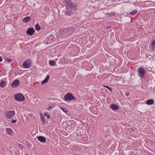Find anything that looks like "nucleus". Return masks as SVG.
<instances>
[{
  "mask_svg": "<svg viewBox=\"0 0 155 155\" xmlns=\"http://www.w3.org/2000/svg\"><path fill=\"white\" fill-rule=\"evenodd\" d=\"M74 31V28L71 27H69L64 29L61 32V34L63 37H68V35L72 34Z\"/></svg>",
  "mask_w": 155,
  "mask_h": 155,
  "instance_id": "1",
  "label": "nucleus"
},
{
  "mask_svg": "<svg viewBox=\"0 0 155 155\" xmlns=\"http://www.w3.org/2000/svg\"><path fill=\"white\" fill-rule=\"evenodd\" d=\"M64 3L67 9L72 8L74 10L77 8L76 5L72 2L71 0H65Z\"/></svg>",
  "mask_w": 155,
  "mask_h": 155,
  "instance_id": "2",
  "label": "nucleus"
},
{
  "mask_svg": "<svg viewBox=\"0 0 155 155\" xmlns=\"http://www.w3.org/2000/svg\"><path fill=\"white\" fill-rule=\"evenodd\" d=\"M64 98V100L66 102L70 101L72 100L76 101L77 100V98L70 93H68L65 94Z\"/></svg>",
  "mask_w": 155,
  "mask_h": 155,
  "instance_id": "3",
  "label": "nucleus"
},
{
  "mask_svg": "<svg viewBox=\"0 0 155 155\" xmlns=\"http://www.w3.org/2000/svg\"><path fill=\"white\" fill-rule=\"evenodd\" d=\"M55 40V38L53 35H49L48 37L45 38V41L46 42V44L47 45L50 44L54 42Z\"/></svg>",
  "mask_w": 155,
  "mask_h": 155,
  "instance_id": "4",
  "label": "nucleus"
},
{
  "mask_svg": "<svg viewBox=\"0 0 155 155\" xmlns=\"http://www.w3.org/2000/svg\"><path fill=\"white\" fill-rule=\"evenodd\" d=\"M15 99L16 100L19 101H22L25 99L24 96L20 93H18L15 94Z\"/></svg>",
  "mask_w": 155,
  "mask_h": 155,
  "instance_id": "5",
  "label": "nucleus"
},
{
  "mask_svg": "<svg viewBox=\"0 0 155 155\" xmlns=\"http://www.w3.org/2000/svg\"><path fill=\"white\" fill-rule=\"evenodd\" d=\"M15 112L14 110H9L6 112V117L9 119L12 118L13 116L15 115Z\"/></svg>",
  "mask_w": 155,
  "mask_h": 155,
  "instance_id": "6",
  "label": "nucleus"
},
{
  "mask_svg": "<svg viewBox=\"0 0 155 155\" xmlns=\"http://www.w3.org/2000/svg\"><path fill=\"white\" fill-rule=\"evenodd\" d=\"M138 71L139 72V75L141 78H143L144 76V74L146 73V71L143 68H139L138 70Z\"/></svg>",
  "mask_w": 155,
  "mask_h": 155,
  "instance_id": "7",
  "label": "nucleus"
},
{
  "mask_svg": "<svg viewBox=\"0 0 155 155\" xmlns=\"http://www.w3.org/2000/svg\"><path fill=\"white\" fill-rule=\"evenodd\" d=\"M74 9L73 10L72 8H66V10L65 13V14L68 16L71 15L77 9V8Z\"/></svg>",
  "mask_w": 155,
  "mask_h": 155,
  "instance_id": "8",
  "label": "nucleus"
},
{
  "mask_svg": "<svg viewBox=\"0 0 155 155\" xmlns=\"http://www.w3.org/2000/svg\"><path fill=\"white\" fill-rule=\"evenodd\" d=\"M32 65L31 60H27L25 61L23 64V67L25 68H28L30 67Z\"/></svg>",
  "mask_w": 155,
  "mask_h": 155,
  "instance_id": "9",
  "label": "nucleus"
},
{
  "mask_svg": "<svg viewBox=\"0 0 155 155\" xmlns=\"http://www.w3.org/2000/svg\"><path fill=\"white\" fill-rule=\"evenodd\" d=\"M35 32V29L33 28H28L26 31V33L30 35H32Z\"/></svg>",
  "mask_w": 155,
  "mask_h": 155,
  "instance_id": "10",
  "label": "nucleus"
},
{
  "mask_svg": "<svg viewBox=\"0 0 155 155\" xmlns=\"http://www.w3.org/2000/svg\"><path fill=\"white\" fill-rule=\"evenodd\" d=\"M20 82L19 80L16 79L13 81L11 84V86L13 88L16 87L19 85Z\"/></svg>",
  "mask_w": 155,
  "mask_h": 155,
  "instance_id": "11",
  "label": "nucleus"
},
{
  "mask_svg": "<svg viewBox=\"0 0 155 155\" xmlns=\"http://www.w3.org/2000/svg\"><path fill=\"white\" fill-rule=\"evenodd\" d=\"M110 107L113 110H117L119 109V106L117 104H112L110 105Z\"/></svg>",
  "mask_w": 155,
  "mask_h": 155,
  "instance_id": "12",
  "label": "nucleus"
},
{
  "mask_svg": "<svg viewBox=\"0 0 155 155\" xmlns=\"http://www.w3.org/2000/svg\"><path fill=\"white\" fill-rule=\"evenodd\" d=\"M37 139L39 141L42 143H44L46 141V138L42 136H38L37 137Z\"/></svg>",
  "mask_w": 155,
  "mask_h": 155,
  "instance_id": "13",
  "label": "nucleus"
},
{
  "mask_svg": "<svg viewBox=\"0 0 155 155\" xmlns=\"http://www.w3.org/2000/svg\"><path fill=\"white\" fill-rule=\"evenodd\" d=\"M154 103V101L153 99H150L147 100L146 103L148 105H151L153 104Z\"/></svg>",
  "mask_w": 155,
  "mask_h": 155,
  "instance_id": "14",
  "label": "nucleus"
},
{
  "mask_svg": "<svg viewBox=\"0 0 155 155\" xmlns=\"http://www.w3.org/2000/svg\"><path fill=\"white\" fill-rule=\"evenodd\" d=\"M49 78H50V77H49V75H47L46 76V77L42 81V82L41 83V84L42 85H43V84H45V83H47L48 82V80Z\"/></svg>",
  "mask_w": 155,
  "mask_h": 155,
  "instance_id": "15",
  "label": "nucleus"
},
{
  "mask_svg": "<svg viewBox=\"0 0 155 155\" xmlns=\"http://www.w3.org/2000/svg\"><path fill=\"white\" fill-rule=\"evenodd\" d=\"M40 118H41V121L42 123V124L43 125H44L45 124L46 122L44 119V117L42 114H41Z\"/></svg>",
  "mask_w": 155,
  "mask_h": 155,
  "instance_id": "16",
  "label": "nucleus"
},
{
  "mask_svg": "<svg viewBox=\"0 0 155 155\" xmlns=\"http://www.w3.org/2000/svg\"><path fill=\"white\" fill-rule=\"evenodd\" d=\"M30 19V17L29 16H27L25 17L23 19V21L25 23L28 22Z\"/></svg>",
  "mask_w": 155,
  "mask_h": 155,
  "instance_id": "17",
  "label": "nucleus"
},
{
  "mask_svg": "<svg viewBox=\"0 0 155 155\" xmlns=\"http://www.w3.org/2000/svg\"><path fill=\"white\" fill-rule=\"evenodd\" d=\"M6 85V82L4 81H1L0 83V87L2 88L4 87Z\"/></svg>",
  "mask_w": 155,
  "mask_h": 155,
  "instance_id": "18",
  "label": "nucleus"
},
{
  "mask_svg": "<svg viewBox=\"0 0 155 155\" xmlns=\"http://www.w3.org/2000/svg\"><path fill=\"white\" fill-rule=\"evenodd\" d=\"M6 131L7 133H8L9 135H10L12 134V132H13V130L11 128H7L6 129Z\"/></svg>",
  "mask_w": 155,
  "mask_h": 155,
  "instance_id": "19",
  "label": "nucleus"
},
{
  "mask_svg": "<svg viewBox=\"0 0 155 155\" xmlns=\"http://www.w3.org/2000/svg\"><path fill=\"white\" fill-rule=\"evenodd\" d=\"M55 63L56 62L54 60L51 61L49 62V64L51 66H54Z\"/></svg>",
  "mask_w": 155,
  "mask_h": 155,
  "instance_id": "20",
  "label": "nucleus"
},
{
  "mask_svg": "<svg viewBox=\"0 0 155 155\" xmlns=\"http://www.w3.org/2000/svg\"><path fill=\"white\" fill-rule=\"evenodd\" d=\"M35 27L36 30L37 31H39L41 29V27L38 24H37L35 25Z\"/></svg>",
  "mask_w": 155,
  "mask_h": 155,
  "instance_id": "21",
  "label": "nucleus"
},
{
  "mask_svg": "<svg viewBox=\"0 0 155 155\" xmlns=\"http://www.w3.org/2000/svg\"><path fill=\"white\" fill-rule=\"evenodd\" d=\"M137 10H134L133 11H132L130 13V15H134L135 14H136L137 13Z\"/></svg>",
  "mask_w": 155,
  "mask_h": 155,
  "instance_id": "22",
  "label": "nucleus"
},
{
  "mask_svg": "<svg viewBox=\"0 0 155 155\" xmlns=\"http://www.w3.org/2000/svg\"><path fill=\"white\" fill-rule=\"evenodd\" d=\"M151 47L152 49H155V40H153L151 43Z\"/></svg>",
  "mask_w": 155,
  "mask_h": 155,
  "instance_id": "23",
  "label": "nucleus"
},
{
  "mask_svg": "<svg viewBox=\"0 0 155 155\" xmlns=\"http://www.w3.org/2000/svg\"><path fill=\"white\" fill-rule=\"evenodd\" d=\"M60 108L65 113H67L68 112L67 110L64 107H60Z\"/></svg>",
  "mask_w": 155,
  "mask_h": 155,
  "instance_id": "24",
  "label": "nucleus"
},
{
  "mask_svg": "<svg viewBox=\"0 0 155 155\" xmlns=\"http://www.w3.org/2000/svg\"><path fill=\"white\" fill-rule=\"evenodd\" d=\"M107 15H108L110 16H111L112 15L113 16H114L115 15V14L114 12H111L110 13H107Z\"/></svg>",
  "mask_w": 155,
  "mask_h": 155,
  "instance_id": "25",
  "label": "nucleus"
},
{
  "mask_svg": "<svg viewBox=\"0 0 155 155\" xmlns=\"http://www.w3.org/2000/svg\"><path fill=\"white\" fill-rule=\"evenodd\" d=\"M44 116H46L48 119H49L50 117V115L48 112L45 113H44Z\"/></svg>",
  "mask_w": 155,
  "mask_h": 155,
  "instance_id": "26",
  "label": "nucleus"
},
{
  "mask_svg": "<svg viewBox=\"0 0 155 155\" xmlns=\"http://www.w3.org/2000/svg\"><path fill=\"white\" fill-rule=\"evenodd\" d=\"M103 87L107 88L109 91H111V92H112V89L111 88L107 86H105V85H103Z\"/></svg>",
  "mask_w": 155,
  "mask_h": 155,
  "instance_id": "27",
  "label": "nucleus"
},
{
  "mask_svg": "<svg viewBox=\"0 0 155 155\" xmlns=\"http://www.w3.org/2000/svg\"><path fill=\"white\" fill-rule=\"evenodd\" d=\"M26 142L27 143V145L29 148H31L32 147V145L31 143V142H27L26 141Z\"/></svg>",
  "mask_w": 155,
  "mask_h": 155,
  "instance_id": "28",
  "label": "nucleus"
},
{
  "mask_svg": "<svg viewBox=\"0 0 155 155\" xmlns=\"http://www.w3.org/2000/svg\"><path fill=\"white\" fill-rule=\"evenodd\" d=\"M12 59H11L10 58H7L6 59V61L8 62V63H9L10 62H11V61H12Z\"/></svg>",
  "mask_w": 155,
  "mask_h": 155,
  "instance_id": "29",
  "label": "nucleus"
},
{
  "mask_svg": "<svg viewBox=\"0 0 155 155\" xmlns=\"http://www.w3.org/2000/svg\"><path fill=\"white\" fill-rule=\"evenodd\" d=\"M52 106H49L47 108V110H49L52 109Z\"/></svg>",
  "mask_w": 155,
  "mask_h": 155,
  "instance_id": "30",
  "label": "nucleus"
},
{
  "mask_svg": "<svg viewBox=\"0 0 155 155\" xmlns=\"http://www.w3.org/2000/svg\"><path fill=\"white\" fill-rule=\"evenodd\" d=\"M16 122V120H12L11 122L12 124L15 123Z\"/></svg>",
  "mask_w": 155,
  "mask_h": 155,
  "instance_id": "31",
  "label": "nucleus"
},
{
  "mask_svg": "<svg viewBox=\"0 0 155 155\" xmlns=\"http://www.w3.org/2000/svg\"><path fill=\"white\" fill-rule=\"evenodd\" d=\"M112 28V26H107L106 27V28L107 29H108L109 28Z\"/></svg>",
  "mask_w": 155,
  "mask_h": 155,
  "instance_id": "32",
  "label": "nucleus"
},
{
  "mask_svg": "<svg viewBox=\"0 0 155 155\" xmlns=\"http://www.w3.org/2000/svg\"><path fill=\"white\" fill-rule=\"evenodd\" d=\"M125 94L128 97L129 95V93L128 92H127L125 93Z\"/></svg>",
  "mask_w": 155,
  "mask_h": 155,
  "instance_id": "33",
  "label": "nucleus"
},
{
  "mask_svg": "<svg viewBox=\"0 0 155 155\" xmlns=\"http://www.w3.org/2000/svg\"><path fill=\"white\" fill-rule=\"evenodd\" d=\"M3 59L2 57L0 56V62H2V61Z\"/></svg>",
  "mask_w": 155,
  "mask_h": 155,
  "instance_id": "34",
  "label": "nucleus"
},
{
  "mask_svg": "<svg viewBox=\"0 0 155 155\" xmlns=\"http://www.w3.org/2000/svg\"><path fill=\"white\" fill-rule=\"evenodd\" d=\"M25 155H29V154L28 153H25Z\"/></svg>",
  "mask_w": 155,
  "mask_h": 155,
  "instance_id": "35",
  "label": "nucleus"
},
{
  "mask_svg": "<svg viewBox=\"0 0 155 155\" xmlns=\"http://www.w3.org/2000/svg\"><path fill=\"white\" fill-rule=\"evenodd\" d=\"M140 28V29H141V27H140V28Z\"/></svg>",
  "mask_w": 155,
  "mask_h": 155,
  "instance_id": "36",
  "label": "nucleus"
},
{
  "mask_svg": "<svg viewBox=\"0 0 155 155\" xmlns=\"http://www.w3.org/2000/svg\"><path fill=\"white\" fill-rule=\"evenodd\" d=\"M19 145H20L21 146V144H19Z\"/></svg>",
  "mask_w": 155,
  "mask_h": 155,
  "instance_id": "37",
  "label": "nucleus"
}]
</instances>
